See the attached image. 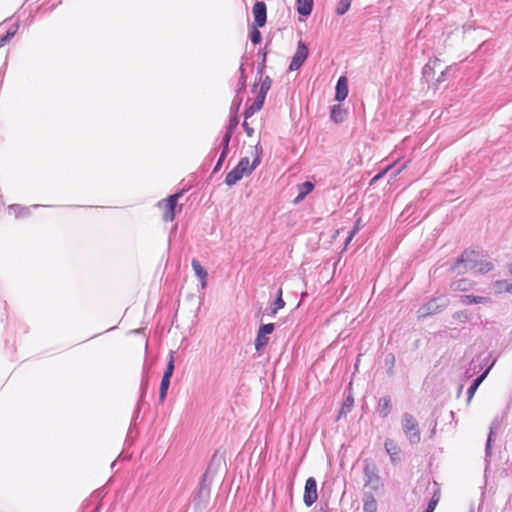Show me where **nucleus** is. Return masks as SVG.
Returning a JSON list of instances; mask_svg holds the SVG:
<instances>
[{
	"mask_svg": "<svg viewBox=\"0 0 512 512\" xmlns=\"http://www.w3.org/2000/svg\"><path fill=\"white\" fill-rule=\"evenodd\" d=\"M244 173L238 170L237 167H234L225 177V184L228 186L235 185L238 181L243 178Z\"/></svg>",
	"mask_w": 512,
	"mask_h": 512,
	"instance_id": "nucleus-20",
	"label": "nucleus"
},
{
	"mask_svg": "<svg viewBox=\"0 0 512 512\" xmlns=\"http://www.w3.org/2000/svg\"><path fill=\"white\" fill-rule=\"evenodd\" d=\"M386 365L388 366L387 372L388 374L393 373V365L395 363V357L393 354H389L385 359Z\"/></svg>",
	"mask_w": 512,
	"mask_h": 512,
	"instance_id": "nucleus-38",
	"label": "nucleus"
},
{
	"mask_svg": "<svg viewBox=\"0 0 512 512\" xmlns=\"http://www.w3.org/2000/svg\"><path fill=\"white\" fill-rule=\"evenodd\" d=\"M313 189H314V185L309 181L304 182L300 188V190L303 191V194H306V195L309 194Z\"/></svg>",
	"mask_w": 512,
	"mask_h": 512,
	"instance_id": "nucleus-41",
	"label": "nucleus"
},
{
	"mask_svg": "<svg viewBox=\"0 0 512 512\" xmlns=\"http://www.w3.org/2000/svg\"><path fill=\"white\" fill-rule=\"evenodd\" d=\"M146 382L145 383H142V386H141V390H142V394H144V390H145V387H146ZM143 395H141L142 397Z\"/></svg>",
	"mask_w": 512,
	"mask_h": 512,
	"instance_id": "nucleus-53",
	"label": "nucleus"
},
{
	"mask_svg": "<svg viewBox=\"0 0 512 512\" xmlns=\"http://www.w3.org/2000/svg\"><path fill=\"white\" fill-rule=\"evenodd\" d=\"M439 60L438 59H435L433 61V64H436ZM432 61H429V63H427L424 68H423V74L425 76L429 75V73L432 71L433 67H432Z\"/></svg>",
	"mask_w": 512,
	"mask_h": 512,
	"instance_id": "nucleus-43",
	"label": "nucleus"
},
{
	"mask_svg": "<svg viewBox=\"0 0 512 512\" xmlns=\"http://www.w3.org/2000/svg\"><path fill=\"white\" fill-rule=\"evenodd\" d=\"M392 166L389 165L387 166L384 170H382L381 172H379L373 179H372V182H375L379 179H381L386 173L387 171L391 168Z\"/></svg>",
	"mask_w": 512,
	"mask_h": 512,
	"instance_id": "nucleus-45",
	"label": "nucleus"
},
{
	"mask_svg": "<svg viewBox=\"0 0 512 512\" xmlns=\"http://www.w3.org/2000/svg\"><path fill=\"white\" fill-rule=\"evenodd\" d=\"M261 59H262V66L265 65V62H266V53H262V56H261Z\"/></svg>",
	"mask_w": 512,
	"mask_h": 512,
	"instance_id": "nucleus-52",
	"label": "nucleus"
},
{
	"mask_svg": "<svg viewBox=\"0 0 512 512\" xmlns=\"http://www.w3.org/2000/svg\"><path fill=\"white\" fill-rule=\"evenodd\" d=\"M99 510H100V507L97 506L96 508H94V510L92 512H99Z\"/></svg>",
	"mask_w": 512,
	"mask_h": 512,
	"instance_id": "nucleus-56",
	"label": "nucleus"
},
{
	"mask_svg": "<svg viewBox=\"0 0 512 512\" xmlns=\"http://www.w3.org/2000/svg\"><path fill=\"white\" fill-rule=\"evenodd\" d=\"M470 512H474L473 510H471Z\"/></svg>",
	"mask_w": 512,
	"mask_h": 512,
	"instance_id": "nucleus-58",
	"label": "nucleus"
},
{
	"mask_svg": "<svg viewBox=\"0 0 512 512\" xmlns=\"http://www.w3.org/2000/svg\"><path fill=\"white\" fill-rule=\"evenodd\" d=\"M480 255L479 252L474 250L464 251L451 267V270L457 274H463L467 271H476Z\"/></svg>",
	"mask_w": 512,
	"mask_h": 512,
	"instance_id": "nucleus-1",
	"label": "nucleus"
},
{
	"mask_svg": "<svg viewBox=\"0 0 512 512\" xmlns=\"http://www.w3.org/2000/svg\"><path fill=\"white\" fill-rule=\"evenodd\" d=\"M282 295H283V291H282V288H279L278 291H277V296H276V299L274 300V302L270 305V311H271V315H275L280 309L284 308L285 306V302L282 298Z\"/></svg>",
	"mask_w": 512,
	"mask_h": 512,
	"instance_id": "nucleus-22",
	"label": "nucleus"
},
{
	"mask_svg": "<svg viewBox=\"0 0 512 512\" xmlns=\"http://www.w3.org/2000/svg\"><path fill=\"white\" fill-rule=\"evenodd\" d=\"M348 95V83L347 79L344 76H341L336 84V93H335V99L339 102H342L346 99Z\"/></svg>",
	"mask_w": 512,
	"mask_h": 512,
	"instance_id": "nucleus-14",
	"label": "nucleus"
},
{
	"mask_svg": "<svg viewBox=\"0 0 512 512\" xmlns=\"http://www.w3.org/2000/svg\"><path fill=\"white\" fill-rule=\"evenodd\" d=\"M253 16L255 25L257 27H263L267 20V7L263 1H257L253 6Z\"/></svg>",
	"mask_w": 512,
	"mask_h": 512,
	"instance_id": "nucleus-11",
	"label": "nucleus"
},
{
	"mask_svg": "<svg viewBox=\"0 0 512 512\" xmlns=\"http://www.w3.org/2000/svg\"><path fill=\"white\" fill-rule=\"evenodd\" d=\"M385 450L389 454L391 461L394 463L398 459L400 449L398 445L392 439H386Z\"/></svg>",
	"mask_w": 512,
	"mask_h": 512,
	"instance_id": "nucleus-18",
	"label": "nucleus"
},
{
	"mask_svg": "<svg viewBox=\"0 0 512 512\" xmlns=\"http://www.w3.org/2000/svg\"><path fill=\"white\" fill-rule=\"evenodd\" d=\"M453 318L458 320L459 322L465 323L468 321L469 316L466 311H458L453 314Z\"/></svg>",
	"mask_w": 512,
	"mask_h": 512,
	"instance_id": "nucleus-37",
	"label": "nucleus"
},
{
	"mask_svg": "<svg viewBox=\"0 0 512 512\" xmlns=\"http://www.w3.org/2000/svg\"><path fill=\"white\" fill-rule=\"evenodd\" d=\"M308 53H309L308 48L305 45V43H303L302 41H299L298 45H297V50H296V52L291 60V63L289 65V70L290 71L298 70L303 65L305 60L307 59Z\"/></svg>",
	"mask_w": 512,
	"mask_h": 512,
	"instance_id": "nucleus-10",
	"label": "nucleus"
},
{
	"mask_svg": "<svg viewBox=\"0 0 512 512\" xmlns=\"http://www.w3.org/2000/svg\"><path fill=\"white\" fill-rule=\"evenodd\" d=\"M313 9V0H297V12L302 16H309Z\"/></svg>",
	"mask_w": 512,
	"mask_h": 512,
	"instance_id": "nucleus-19",
	"label": "nucleus"
},
{
	"mask_svg": "<svg viewBox=\"0 0 512 512\" xmlns=\"http://www.w3.org/2000/svg\"><path fill=\"white\" fill-rule=\"evenodd\" d=\"M376 410L382 418H386L392 411L391 398L389 396L380 398Z\"/></svg>",
	"mask_w": 512,
	"mask_h": 512,
	"instance_id": "nucleus-15",
	"label": "nucleus"
},
{
	"mask_svg": "<svg viewBox=\"0 0 512 512\" xmlns=\"http://www.w3.org/2000/svg\"><path fill=\"white\" fill-rule=\"evenodd\" d=\"M473 283L468 279H459L456 281H453L450 284V288L453 291H468L472 288Z\"/></svg>",
	"mask_w": 512,
	"mask_h": 512,
	"instance_id": "nucleus-21",
	"label": "nucleus"
},
{
	"mask_svg": "<svg viewBox=\"0 0 512 512\" xmlns=\"http://www.w3.org/2000/svg\"><path fill=\"white\" fill-rule=\"evenodd\" d=\"M306 196V194H303V191L300 190V193L298 194V196L296 197L295 199V202H299L300 200L304 199Z\"/></svg>",
	"mask_w": 512,
	"mask_h": 512,
	"instance_id": "nucleus-49",
	"label": "nucleus"
},
{
	"mask_svg": "<svg viewBox=\"0 0 512 512\" xmlns=\"http://www.w3.org/2000/svg\"><path fill=\"white\" fill-rule=\"evenodd\" d=\"M306 196V194H303V191L300 190V193L298 194V196L296 197L295 199V202H299L300 200L304 199Z\"/></svg>",
	"mask_w": 512,
	"mask_h": 512,
	"instance_id": "nucleus-48",
	"label": "nucleus"
},
{
	"mask_svg": "<svg viewBox=\"0 0 512 512\" xmlns=\"http://www.w3.org/2000/svg\"><path fill=\"white\" fill-rule=\"evenodd\" d=\"M363 512H377V502L372 495H365Z\"/></svg>",
	"mask_w": 512,
	"mask_h": 512,
	"instance_id": "nucleus-24",
	"label": "nucleus"
},
{
	"mask_svg": "<svg viewBox=\"0 0 512 512\" xmlns=\"http://www.w3.org/2000/svg\"><path fill=\"white\" fill-rule=\"evenodd\" d=\"M404 168H406V164H404L400 169H398L396 174L400 173Z\"/></svg>",
	"mask_w": 512,
	"mask_h": 512,
	"instance_id": "nucleus-54",
	"label": "nucleus"
},
{
	"mask_svg": "<svg viewBox=\"0 0 512 512\" xmlns=\"http://www.w3.org/2000/svg\"><path fill=\"white\" fill-rule=\"evenodd\" d=\"M364 481L365 486L372 490H378L381 486V479L378 474V469L373 463H366L364 467Z\"/></svg>",
	"mask_w": 512,
	"mask_h": 512,
	"instance_id": "nucleus-7",
	"label": "nucleus"
},
{
	"mask_svg": "<svg viewBox=\"0 0 512 512\" xmlns=\"http://www.w3.org/2000/svg\"><path fill=\"white\" fill-rule=\"evenodd\" d=\"M275 329V325L273 323L263 324L259 327L257 336L255 339V349L260 352L269 341L268 335H270Z\"/></svg>",
	"mask_w": 512,
	"mask_h": 512,
	"instance_id": "nucleus-8",
	"label": "nucleus"
},
{
	"mask_svg": "<svg viewBox=\"0 0 512 512\" xmlns=\"http://www.w3.org/2000/svg\"><path fill=\"white\" fill-rule=\"evenodd\" d=\"M495 364V359H493V361L491 362V364L484 370V372L478 376L471 385H473L474 387L478 388L479 385L483 382V380L487 377L489 371L491 370V368L493 367V365Z\"/></svg>",
	"mask_w": 512,
	"mask_h": 512,
	"instance_id": "nucleus-32",
	"label": "nucleus"
},
{
	"mask_svg": "<svg viewBox=\"0 0 512 512\" xmlns=\"http://www.w3.org/2000/svg\"><path fill=\"white\" fill-rule=\"evenodd\" d=\"M508 271H509V273H510V274H512V263H510V264L508 265Z\"/></svg>",
	"mask_w": 512,
	"mask_h": 512,
	"instance_id": "nucleus-55",
	"label": "nucleus"
},
{
	"mask_svg": "<svg viewBox=\"0 0 512 512\" xmlns=\"http://www.w3.org/2000/svg\"><path fill=\"white\" fill-rule=\"evenodd\" d=\"M360 227H359V220L356 222L354 228L349 232V235L346 239V246L349 244V242L353 239V237L358 233Z\"/></svg>",
	"mask_w": 512,
	"mask_h": 512,
	"instance_id": "nucleus-40",
	"label": "nucleus"
},
{
	"mask_svg": "<svg viewBox=\"0 0 512 512\" xmlns=\"http://www.w3.org/2000/svg\"><path fill=\"white\" fill-rule=\"evenodd\" d=\"M221 148H222V151H221L219 159L213 169V173H217L221 169L223 162L228 155L229 146H221Z\"/></svg>",
	"mask_w": 512,
	"mask_h": 512,
	"instance_id": "nucleus-29",
	"label": "nucleus"
},
{
	"mask_svg": "<svg viewBox=\"0 0 512 512\" xmlns=\"http://www.w3.org/2000/svg\"><path fill=\"white\" fill-rule=\"evenodd\" d=\"M360 227H359V220L356 222L354 228L349 232V235L346 239V246L349 244V242L353 239V237L358 233Z\"/></svg>",
	"mask_w": 512,
	"mask_h": 512,
	"instance_id": "nucleus-39",
	"label": "nucleus"
},
{
	"mask_svg": "<svg viewBox=\"0 0 512 512\" xmlns=\"http://www.w3.org/2000/svg\"><path fill=\"white\" fill-rule=\"evenodd\" d=\"M237 125H238L237 116L235 115V116L230 117L229 123L226 127V131L220 141V144H219L220 146H229L231 137H232Z\"/></svg>",
	"mask_w": 512,
	"mask_h": 512,
	"instance_id": "nucleus-13",
	"label": "nucleus"
},
{
	"mask_svg": "<svg viewBox=\"0 0 512 512\" xmlns=\"http://www.w3.org/2000/svg\"><path fill=\"white\" fill-rule=\"evenodd\" d=\"M493 267L494 266L490 261L484 259L483 256L480 255L476 272L487 273V272L491 271L493 269Z\"/></svg>",
	"mask_w": 512,
	"mask_h": 512,
	"instance_id": "nucleus-26",
	"label": "nucleus"
},
{
	"mask_svg": "<svg viewBox=\"0 0 512 512\" xmlns=\"http://www.w3.org/2000/svg\"><path fill=\"white\" fill-rule=\"evenodd\" d=\"M261 33L260 31L257 29V26L254 27L251 31H250V40L253 44H258L261 42Z\"/></svg>",
	"mask_w": 512,
	"mask_h": 512,
	"instance_id": "nucleus-35",
	"label": "nucleus"
},
{
	"mask_svg": "<svg viewBox=\"0 0 512 512\" xmlns=\"http://www.w3.org/2000/svg\"><path fill=\"white\" fill-rule=\"evenodd\" d=\"M240 103H241V100H237V99L233 100V106H235L236 110H238Z\"/></svg>",
	"mask_w": 512,
	"mask_h": 512,
	"instance_id": "nucleus-50",
	"label": "nucleus"
},
{
	"mask_svg": "<svg viewBox=\"0 0 512 512\" xmlns=\"http://www.w3.org/2000/svg\"><path fill=\"white\" fill-rule=\"evenodd\" d=\"M2 47V45L0 44V48Z\"/></svg>",
	"mask_w": 512,
	"mask_h": 512,
	"instance_id": "nucleus-57",
	"label": "nucleus"
},
{
	"mask_svg": "<svg viewBox=\"0 0 512 512\" xmlns=\"http://www.w3.org/2000/svg\"><path fill=\"white\" fill-rule=\"evenodd\" d=\"M460 302L463 305L486 304L490 302V299L483 296L463 295L460 298Z\"/></svg>",
	"mask_w": 512,
	"mask_h": 512,
	"instance_id": "nucleus-17",
	"label": "nucleus"
},
{
	"mask_svg": "<svg viewBox=\"0 0 512 512\" xmlns=\"http://www.w3.org/2000/svg\"><path fill=\"white\" fill-rule=\"evenodd\" d=\"M173 371H174V356H173V352H171L170 353V358H169V361L167 363V366H166V369L164 371L163 376L171 378L172 374H173Z\"/></svg>",
	"mask_w": 512,
	"mask_h": 512,
	"instance_id": "nucleus-34",
	"label": "nucleus"
},
{
	"mask_svg": "<svg viewBox=\"0 0 512 512\" xmlns=\"http://www.w3.org/2000/svg\"><path fill=\"white\" fill-rule=\"evenodd\" d=\"M18 26L12 27L7 30L6 34L4 36L0 37V44L4 46L10 39L14 37L16 34Z\"/></svg>",
	"mask_w": 512,
	"mask_h": 512,
	"instance_id": "nucleus-33",
	"label": "nucleus"
},
{
	"mask_svg": "<svg viewBox=\"0 0 512 512\" xmlns=\"http://www.w3.org/2000/svg\"><path fill=\"white\" fill-rule=\"evenodd\" d=\"M352 0H340L336 7V13L338 15H344L350 8Z\"/></svg>",
	"mask_w": 512,
	"mask_h": 512,
	"instance_id": "nucleus-31",
	"label": "nucleus"
},
{
	"mask_svg": "<svg viewBox=\"0 0 512 512\" xmlns=\"http://www.w3.org/2000/svg\"><path fill=\"white\" fill-rule=\"evenodd\" d=\"M9 210L12 211L16 217H22L28 214L29 208L21 206L19 204H13L9 206Z\"/></svg>",
	"mask_w": 512,
	"mask_h": 512,
	"instance_id": "nucleus-30",
	"label": "nucleus"
},
{
	"mask_svg": "<svg viewBox=\"0 0 512 512\" xmlns=\"http://www.w3.org/2000/svg\"><path fill=\"white\" fill-rule=\"evenodd\" d=\"M401 427L405 437L407 438L411 445H416L420 443L421 433L419 429V424L412 414L405 412L402 415Z\"/></svg>",
	"mask_w": 512,
	"mask_h": 512,
	"instance_id": "nucleus-2",
	"label": "nucleus"
},
{
	"mask_svg": "<svg viewBox=\"0 0 512 512\" xmlns=\"http://www.w3.org/2000/svg\"><path fill=\"white\" fill-rule=\"evenodd\" d=\"M507 284H508V282H506V281H496L494 286H495L496 291L501 293V292L505 291Z\"/></svg>",
	"mask_w": 512,
	"mask_h": 512,
	"instance_id": "nucleus-42",
	"label": "nucleus"
},
{
	"mask_svg": "<svg viewBox=\"0 0 512 512\" xmlns=\"http://www.w3.org/2000/svg\"><path fill=\"white\" fill-rule=\"evenodd\" d=\"M242 126H243L247 136L251 137L254 134V129L251 128L246 121L243 123Z\"/></svg>",
	"mask_w": 512,
	"mask_h": 512,
	"instance_id": "nucleus-47",
	"label": "nucleus"
},
{
	"mask_svg": "<svg viewBox=\"0 0 512 512\" xmlns=\"http://www.w3.org/2000/svg\"><path fill=\"white\" fill-rule=\"evenodd\" d=\"M353 405H354L353 397L347 396L342 404L340 411H339L338 419H340L342 416L347 415L352 410Z\"/></svg>",
	"mask_w": 512,
	"mask_h": 512,
	"instance_id": "nucleus-25",
	"label": "nucleus"
},
{
	"mask_svg": "<svg viewBox=\"0 0 512 512\" xmlns=\"http://www.w3.org/2000/svg\"><path fill=\"white\" fill-rule=\"evenodd\" d=\"M261 154H262V147L258 143L257 145L254 146V159H253L252 164H250V160L248 157H243V158H241V160L239 161V163L237 164L236 167L238 168L239 171L244 173V175H246V176L252 174V172L256 169V167L261 162Z\"/></svg>",
	"mask_w": 512,
	"mask_h": 512,
	"instance_id": "nucleus-5",
	"label": "nucleus"
},
{
	"mask_svg": "<svg viewBox=\"0 0 512 512\" xmlns=\"http://www.w3.org/2000/svg\"><path fill=\"white\" fill-rule=\"evenodd\" d=\"M271 83H272V81H271L270 77L267 76L263 79V81L261 83L260 91H259L256 99L249 107H247L245 109V112H244L245 119L251 117L254 113H256L257 111H259L262 108L266 94L271 87Z\"/></svg>",
	"mask_w": 512,
	"mask_h": 512,
	"instance_id": "nucleus-4",
	"label": "nucleus"
},
{
	"mask_svg": "<svg viewBox=\"0 0 512 512\" xmlns=\"http://www.w3.org/2000/svg\"><path fill=\"white\" fill-rule=\"evenodd\" d=\"M192 269L196 277L200 280L201 288L205 289L207 286L208 273L197 259L191 261Z\"/></svg>",
	"mask_w": 512,
	"mask_h": 512,
	"instance_id": "nucleus-12",
	"label": "nucleus"
},
{
	"mask_svg": "<svg viewBox=\"0 0 512 512\" xmlns=\"http://www.w3.org/2000/svg\"><path fill=\"white\" fill-rule=\"evenodd\" d=\"M493 360H491V355H488L486 358L483 359L482 363L480 364V369H485L491 364Z\"/></svg>",
	"mask_w": 512,
	"mask_h": 512,
	"instance_id": "nucleus-46",
	"label": "nucleus"
},
{
	"mask_svg": "<svg viewBox=\"0 0 512 512\" xmlns=\"http://www.w3.org/2000/svg\"><path fill=\"white\" fill-rule=\"evenodd\" d=\"M239 71H240V78H239L238 89H237L238 93L240 91L244 90L245 89V85H246V77H245V74H244L243 64L239 67Z\"/></svg>",
	"mask_w": 512,
	"mask_h": 512,
	"instance_id": "nucleus-36",
	"label": "nucleus"
},
{
	"mask_svg": "<svg viewBox=\"0 0 512 512\" xmlns=\"http://www.w3.org/2000/svg\"><path fill=\"white\" fill-rule=\"evenodd\" d=\"M180 196L181 193H176L158 202V207L163 210V220L165 222H171L174 220L175 208Z\"/></svg>",
	"mask_w": 512,
	"mask_h": 512,
	"instance_id": "nucleus-6",
	"label": "nucleus"
},
{
	"mask_svg": "<svg viewBox=\"0 0 512 512\" xmlns=\"http://www.w3.org/2000/svg\"><path fill=\"white\" fill-rule=\"evenodd\" d=\"M440 499V491L439 489H435L432 495V498L430 499L427 508L424 512H433L439 502Z\"/></svg>",
	"mask_w": 512,
	"mask_h": 512,
	"instance_id": "nucleus-28",
	"label": "nucleus"
},
{
	"mask_svg": "<svg viewBox=\"0 0 512 512\" xmlns=\"http://www.w3.org/2000/svg\"><path fill=\"white\" fill-rule=\"evenodd\" d=\"M449 304L445 296H439L423 304L417 311L419 318H426L444 310Z\"/></svg>",
	"mask_w": 512,
	"mask_h": 512,
	"instance_id": "nucleus-3",
	"label": "nucleus"
},
{
	"mask_svg": "<svg viewBox=\"0 0 512 512\" xmlns=\"http://www.w3.org/2000/svg\"><path fill=\"white\" fill-rule=\"evenodd\" d=\"M170 379L171 378H168V377H164V376L162 377L161 384H160V390H159L160 402H163L167 395V391H168V388L170 385Z\"/></svg>",
	"mask_w": 512,
	"mask_h": 512,
	"instance_id": "nucleus-27",
	"label": "nucleus"
},
{
	"mask_svg": "<svg viewBox=\"0 0 512 512\" xmlns=\"http://www.w3.org/2000/svg\"><path fill=\"white\" fill-rule=\"evenodd\" d=\"M478 388L474 387L473 385H470V387L468 388V391H467V400L468 402L471 401V399L473 398L475 392L477 391Z\"/></svg>",
	"mask_w": 512,
	"mask_h": 512,
	"instance_id": "nucleus-44",
	"label": "nucleus"
},
{
	"mask_svg": "<svg viewBox=\"0 0 512 512\" xmlns=\"http://www.w3.org/2000/svg\"><path fill=\"white\" fill-rule=\"evenodd\" d=\"M346 112L340 105H334L331 110V119L335 123H342L345 119Z\"/></svg>",
	"mask_w": 512,
	"mask_h": 512,
	"instance_id": "nucleus-23",
	"label": "nucleus"
},
{
	"mask_svg": "<svg viewBox=\"0 0 512 512\" xmlns=\"http://www.w3.org/2000/svg\"><path fill=\"white\" fill-rule=\"evenodd\" d=\"M499 427H500V422H499L498 418H495L491 422L490 431H489L487 442H486L485 453H486L487 457L491 455V445H492V441H493V436H494L496 430L499 429Z\"/></svg>",
	"mask_w": 512,
	"mask_h": 512,
	"instance_id": "nucleus-16",
	"label": "nucleus"
},
{
	"mask_svg": "<svg viewBox=\"0 0 512 512\" xmlns=\"http://www.w3.org/2000/svg\"><path fill=\"white\" fill-rule=\"evenodd\" d=\"M317 499V482L315 478L309 477L305 483L303 501L307 507H310L317 501Z\"/></svg>",
	"mask_w": 512,
	"mask_h": 512,
	"instance_id": "nucleus-9",
	"label": "nucleus"
},
{
	"mask_svg": "<svg viewBox=\"0 0 512 512\" xmlns=\"http://www.w3.org/2000/svg\"><path fill=\"white\" fill-rule=\"evenodd\" d=\"M505 292L512 293V283L506 285Z\"/></svg>",
	"mask_w": 512,
	"mask_h": 512,
	"instance_id": "nucleus-51",
	"label": "nucleus"
}]
</instances>
